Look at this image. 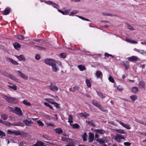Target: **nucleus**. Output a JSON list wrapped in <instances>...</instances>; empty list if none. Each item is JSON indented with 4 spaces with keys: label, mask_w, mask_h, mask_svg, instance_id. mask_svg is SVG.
<instances>
[{
    "label": "nucleus",
    "mask_w": 146,
    "mask_h": 146,
    "mask_svg": "<svg viewBox=\"0 0 146 146\" xmlns=\"http://www.w3.org/2000/svg\"><path fill=\"white\" fill-rule=\"evenodd\" d=\"M61 63L60 61H56L51 66L52 70L54 72H56L59 70V68L58 65H61Z\"/></svg>",
    "instance_id": "f257e3e1"
},
{
    "label": "nucleus",
    "mask_w": 146,
    "mask_h": 146,
    "mask_svg": "<svg viewBox=\"0 0 146 146\" xmlns=\"http://www.w3.org/2000/svg\"><path fill=\"white\" fill-rule=\"evenodd\" d=\"M3 97L7 102L11 103H15L16 99L15 98H12L5 95H3Z\"/></svg>",
    "instance_id": "f03ea898"
},
{
    "label": "nucleus",
    "mask_w": 146,
    "mask_h": 146,
    "mask_svg": "<svg viewBox=\"0 0 146 146\" xmlns=\"http://www.w3.org/2000/svg\"><path fill=\"white\" fill-rule=\"evenodd\" d=\"M7 133L13 135H21V132L19 131L14 130L12 131L11 130H8L7 131Z\"/></svg>",
    "instance_id": "7ed1b4c3"
},
{
    "label": "nucleus",
    "mask_w": 146,
    "mask_h": 146,
    "mask_svg": "<svg viewBox=\"0 0 146 146\" xmlns=\"http://www.w3.org/2000/svg\"><path fill=\"white\" fill-rule=\"evenodd\" d=\"M10 110L11 111L15 112L16 114L19 115H22V113L20 109L17 107H15V109L12 108H10Z\"/></svg>",
    "instance_id": "20e7f679"
},
{
    "label": "nucleus",
    "mask_w": 146,
    "mask_h": 146,
    "mask_svg": "<svg viewBox=\"0 0 146 146\" xmlns=\"http://www.w3.org/2000/svg\"><path fill=\"white\" fill-rule=\"evenodd\" d=\"M114 140L118 143H120L121 142V139H125L124 137L121 135H117L114 137Z\"/></svg>",
    "instance_id": "39448f33"
},
{
    "label": "nucleus",
    "mask_w": 146,
    "mask_h": 146,
    "mask_svg": "<svg viewBox=\"0 0 146 146\" xmlns=\"http://www.w3.org/2000/svg\"><path fill=\"white\" fill-rule=\"evenodd\" d=\"M56 61L52 59H46L44 60L45 63L50 66H51Z\"/></svg>",
    "instance_id": "423d86ee"
},
{
    "label": "nucleus",
    "mask_w": 146,
    "mask_h": 146,
    "mask_svg": "<svg viewBox=\"0 0 146 146\" xmlns=\"http://www.w3.org/2000/svg\"><path fill=\"white\" fill-rule=\"evenodd\" d=\"M19 75L23 79L27 80L28 79V76L26 74L23 73L20 71H18L17 72Z\"/></svg>",
    "instance_id": "0eeeda50"
},
{
    "label": "nucleus",
    "mask_w": 146,
    "mask_h": 146,
    "mask_svg": "<svg viewBox=\"0 0 146 146\" xmlns=\"http://www.w3.org/2000/svg\"><path fill=\"white\" fill-rule=\"evenodd\" d=\"M6 74H5V75L9 77L12 80H15L16 82H19V79H17V78H16V77L13 76V75L11 74H8L7 73H6Z\"/></svg>",
    "instance_id": "6e6552de"
},
{
    "label": "nucleus",
    "mask_w": 146,
    "mask_h": 146,
    "mask_svg": "<svg viewBox=\"0 0 146 146\" xmlns=\"http://www.w3.org/2000/svg\"><path fill=\"white\" fill-rule=\"evenodd\" d=\"M128 60L132 62L137 61L139 59L138 57L137 56H132L127 58Z\"/></svg>",
    "instance_id": "1a4fd4ad"
},
{
    "label": "nucleus",
    "mask_w": 146,
    "mask_h": 146,
    "mask_svg": "<svg viewBox=\"0 0 146 146\" xmlns=\"http://www.w3.org/2000/svg\"><path fill=\"white\" fill-rule=\"evenodd\" d=\"M94 74L95 76L97 78L102 79V72L100 70L97 71Z\"/></svg>",
    "instance_id": "9d476101"
},
{
    "label": "nucleus",
    "mask_w": 146,
    "mask_h": 146,
    "mask_svg": "<svg viewBox=\"0 0 146 146\" xmlns=\"http://www.w3.org/2000/svg\"><path fill=\"white\" fill-rule=\"evenodd\" d=\"M119 123L122 126H123L124 127L127 129H130L131 128V127L128 124H125L123 122L121 121H118Z\"/></svg>",
    "instance_id": "9b49d317"
},
{
    "label": "nucleus",
    "mask_w": 146,
    "mask_h": 146,
    "mask_svg": "<svg viewBox=\"0 0 146 146\" xmlns=\"http://www.w3.org/2000/svg\"><path fill=\"white\" fill-rule=\"evenodd\" d=\"M6 59L7 61L11 62L13 64L15 65H18L19 64V63L17 61L9 58L7 57L6 58Z\"/></svg>",
    "instance_id": "f8f14e48"
},
{
    "label": "nucleus",
    "mask_w": 146,
    "mask_h": 146,
    "mask_svg": "<svg viewBox=\"0 0 146 146\" xmlns=\"http://www.w3.org/2000/svg\"><path fill=\"white\" fill-rule=\"evenodd\" d=\"M15 56L20 61H25V57L23 55L21 54L19 56L15 55Z\"/></svg>",
    "instance_id": "ddd939ff"
},
{
    "label": "nucleus",
    "mask_w": 146,
    "mask_h": 146,
    "mask_svg": "<svg viewBox=\"0 0 146 146\" xmlns=\"http://www.w3.org/2000/svg\"><path fill=\"white\" fill-rule=\"evenodd\" d=\"M94 134L91 133H89V136L88 137L89 141V142H92L94 140Z\"/></svg>",
    "instance_id": "4468645a"
},
{
    "label": "nucleus",
    "mask_w": 146,
    "mask_h": 146,
    "mask_svg": "<svg viewBox=\"0 0 146 146\" xmlns=\"http://www.w3.org/2000/svg\"><path fill=\"white\" fill-rule=\"evenodd\" d=\"M13 125L15 126H24V124L21 122H14L13 123H11V125Z\"/></svg>",
    "instance_id": "2eb2a0df"
},
{
    "label": "nucleus",
    "mask_w": 146,
    "mask_h": 146,
    "mask_svg": "<svg viewBox=\"0 0 146 146\" xmlns=\"http://www.w3.org/2000/svg\"><path fill=\"white\" fill-rule=\"evenodd\" d=\"M96 141L101 144H103L104 143L107 142V141L105 138H102L101 139H97Z\"/></svg>",
    "instance_id": "dca6fc26"
},
{
    "label": "nucleus",
    "mask_w": 146,
    "mask_h": 146,
    "mask_svg": "<svg viewBox=\"0 0 146 146\" xmlns=\"http://www.w3.org/2000/svg\"><path fill=\"white\" fill-rule=\"evenodd\" d=\"M54 130L56 133L58 134H61L63 133L62 129L60 128H56L54 129Z\"/></svg>",
    "instance_id": "f3484780"
},
{
    "label": "nucleus",
    "mask_w": 146,
    "mask_h": 146,
    "mask_svg": "<svg viewBox=\"0 0 146 146\" xmlns=\"http://www.w3.org/2000/svg\"><path fill=\"white\" fill-rule=\"evenodd\" d=\"M92 103L96 107H97L100 109L102 107L101 106L100 104L98 103L95 100L93 101Z\"/></svg>",
    "instance_id": "a211bd4d"
},
{
    "label": "nucleus",
    "mask_w": 146,
    "mask_h": 146,
    "mask_svg": "<svg viewBox=\"0 0 146 146\" xmlns=\"http://www.w3.org/2000/svg\"><path fill=\"white\" fill-rule=\"evenodd\" d=\"M44 143L41 141H38L35 144L33 145V146H44Z\"/></svg>",
    "instance_id": "6ab92c4d"
},
{
    "label": "nucleus",
    "mask_w": 146,
    "mask_h": 146,
    "mask_svg": "<svg viewBox=\"0 0 146 146\" xmlns=\"http://www.w3.org/2000/svg\"><path fill=\"white\" fill-rule=\"evenodd\" d=\"M50 89L52 91L55 92L58 90V88L56 86L51 85L50 87Z\"/></svg>",
    "instance_id": "aec40b11"
},
{
    "label": "nucleus",
    "mask_w": 146,
    "mask_h": 146,
    "mask_svg": "<svg viewBox=\"0 0 146 146\" xmlns=\"http://www.w3.org/2000/svg\"><path fill=\"white\" fill-rule=\"evenodd\" d=\"M94 131L97 133L101 134H103L105 133V131L102 129H95L94 130Z\"/></svg>",
    "instance_id": "412c9836"
},
{
    "label": "nucleus",
    "mask_w": 146,
    "mask_h": 146,
    "mask_svg": "<svg viewBox=\"0 0 146 146\" xmlns=\"http://www.w3.org/2000/svg\"><path fill=\"white\" fill-rule=\"evenodd\" d=\"M126 41L128 42H129L132 44H137V42L136 41L130 39L129 38H127Z\"/></svg>",
    "instance_id": "4be33fe9"
},
{
    "label": "nucleus",
    "mask_w": 146,
    "mask_h": 146,
    "mask_svg": "<svg viewBox=\"0 0 146 146\" xmlns=\"http://www.w3.org/2000/svg\"><path fill=\"white\" fill-rule=\"evenodd\" d=\"M1 117L2 119H3L4 120H6L8 117V115L6 114H2L1 115Z\"/></svg>",
    "instance_id": "5701e85b"
},
{
    "label": "nucleus",
    "mask_w": 146,
    "mask_h": 146,
    "mask_svg": "<svg viewBox=\"0 0 146 146\" xmlns=\"http://www.w3.org/2000/svg\"><path fill=\"white\" fill-rule=\"evenodd\" d=\"M79 88L77 86H75L73 88H70V90L72 92H75L77 90H78Z\"/></svg>",
    "instance_id": "b1692460"
},
{
    "label": "nucleus",
    "mask_w": 146,
    "mask_h": 146,
    "mask_svg": "<svg viewBox=\"0 0 146 146\" xmlns=\"http://www.w3.org/2000/svg\"><path fill=\"white\" fill-rule=\"evenodd\" d=\"M86 123H88L89 125L95 126V125L93 121L92 120H86Z\"/></svg>",
    "instance_id": "393cba45"
},
{
    "label": "nucleus",
    "mask_w": 146,
    "mask_h": 146,
    "mask_svg": "<svg viewBox=\"0 0 146 146\" xmlns=\"http://www.w3.org/2000/svg\"><path fill=\"white\" fill-rule=\"evenodd\" d=\"M139 85L141 88H145V85L144 82L143 81H141L139 83Z\"/></svg>",
    "instance_id": "a878e982"
},
{
    "label": "nucleus",
    "mask_w": 146,
    "mask_h": 146,
    "mask_svg": "<svg viewBox=\"0 0 146 146\" xmlns=\"http://www.w3.org/2000/svg\"><path fill=\"white\" fill-rule=\"evenodd\" d=\"M78 68L81 71L85 70L86 68L85 67L82 65H80L78 66Z\"/></svg>",
    "instance_id": "bb28decb"
},
{
    "label": "nucleus",
    "mask_w": 146,
    "mask_h": 146,
    "mask_svg": "<svg viewBox=\"0 0 146 146\" xmlns=\"http://www.w3.org/2000/svg\"><path fill=\"white\" fill-rule=\"evenodd\" d=\"M10 12V9L9 8H6L4 10L3 14L4 15H7Z\"/></svg>",
    "instance_id": "cd10ccee"
},
{
    "label": "nucleus",
    "mask_w": 146,
    "mask_h": 146,
    "mask_svg": "<svg viewBox=\"0 0 146 146\" xmlns=\"http://www.w3.org/2000/svg\"><path fill=\"white\" fill-rule=\"evenodd\" d=\"M130 98L132 101L134 102L137 99V96L136 95H133L130 96Z\"/></svg>",
    "instance_id": "c85d7f7f"
},
{
    "label": "nucleus",
    "mask_w": 146,
    "mask_h": 146,
    "mask_svg": "<svg viewBox=\"0 0 146 146\" xmlns=\"http://www.w3.org/2000/svg\"><path fill=\"white\" fill-rule=\"evenodd\" d=\"M80 115L81 117H84L85 118H87L88 117L89 115L86 113H81L80 114Z\"/></svg>",
    "instance_id": "c756f323"
},
{
    "label": "nucleus",
    "mask_w": 146,
    "mask_h": 146,
    "mask_svg": "<svg viewBox=\"0 0 146 146\" xmlns=\"http://www.w3.org/2000/svg\"><path fill=\"white\" fill-rule=\"evenodd\" d=\"M23 122L25 123L26 125L27 126H30L31 122V120H29L26 119L23 121Z\"/></svg>",
    "instance_id": "7c9ffc66"
},
{
    "label": "nucleus",
    "mask_w": 146,
    "mask_h": 146,
    "mask_svg": "<svg viewBox=\"0 0 146 146\" xmlns=\"http://www.w3.org/2000/svg\"><path fill=\"white\" fill-rule=\"evenodd\" d=\"M44 100L46 101L49 103L51 104H53L54 103V100L50 98H44Z\"/></svg>",
    "instance_id": "2f4dec72"
},
{
    "label": "nucleus",
    "mask_w": 146,
    "mask_h": 146,
    "mask_svg": "<svg viewBox=\"0 0 146 146\" xmlns=\"http://www.w3.org/2000/svg\"><path fill=\"white\" fill-rule=\"evenodd\" d=\"M115 131L117 132L120 134H125V133L124 130L120 129H116Z\"/></svg>",
    "instance_id": "473e14b6"
},
{
    "label": "nucleus",
    "mask_w": 146,
    "mask_h": 146,
    "mask_svg": "<svg viewBox=\"0 0 146 146\" xmlns=\"http://www.w3.org/2000/svg\"><path fill=\"white\" fill-rule=\"evenodd\" d=\"M138 88L137 87H134L132 88V92L134 93H137L138 91Z\"/></svg>",
    "instance_id": "72a5a7b5"
},
{
    "label": "nucleus",
    "mask_w": 146,
    "mask_h": 146,
    "mask_svg": "<svg viewBox=\"0 0 146 146\" xmlns=\"http://www.w3.org/2000/svg\"><path fill=\"white\" fill-rule=\"evenodd\" d=\"M23 103L25 105L27 106H30L31 105V104L30 103L28 102L26 100H24L23 102Z\"/></svg>",
    "instance_id": "f704fd0d"
},
{
    "label": "nucleus",
    "mask_w": 146,
    "mask_h": 146,
    "mask_svg": "<svg viewBox=\"0 0 146 146\" xmlns=\"http://www.w3.org/2000/svg\"><path fill=\"white\" fill-rule=\"evenodd\" d=\"M78 11L76 10H74L70 12L69 15L70 16H73L74 15L77 14Z\"/></svg>",
    "instance_id": "c9c22d12"
},
{
    "label": "nucleus",
    "mask_w": 146,
    "mask_h": 146,
    "mask_svg": "<svg viewBox=\"0 0 146 146\" xmlns=\"http://www.w3.org/2000/svg\"><path fill=\"white\" fill-rule=\"evenodd\" d=\"M13 46L16 49H17L18 48H19L21 47L20 44L17 42L13 44Z\"/></svg>",
    "instance_id": "e433bc0d"
},
{
    "label": "nucleus",
    "mask_w": 146,
    "mask_h": 146,
    "mask_svg": "<svg viewBox=\"0 0 146 146\" xmlns=\"http://www.w3.org/2000/svg\"><path fill=\"white\" fill-rule=\"evenodd\" d=\"M8 87L11 89H12L14 90H16L17 89V86L14 84L11 86H8Z\"/></svg>",
    "instance_id": "4c0bfd02"
},
{
    "label": "nucleus",
    "mask_w": 146,
    "mask_h": 146,
    "mask_svg": "<svg viewBox=\"0 0 146 146\" xmlns=\"http://www.w3.org/2000/svg\"><path fill=\"white\" fill-rule=\"evenodd\" d=\"M74 128H78L79 127V125L77 123H75L74 124H70Z\"/></svg>",
    "instance_id": "58836bf2"
},
{
    "label": "nucleus",
    "mask_w": 146,
    "mask_h": 146,
    "mask_svg": "<svg viewBox=\"0 0 146 146\" xmlns=\"http://www.w3.org/2000/svg\"><path fill=\"white\" fill-rule=\"evenodd\" d=\"M43 116L46 119L50 120V119H52L51 117L49 115L47 114H44Z\"/></svg>",
    "instance_id": "ea45409f"
},
{
    "label": "nucleus",
    "mask_w": 146,
    "mask_h": 146,
    "mask_svg": "<svg viewBox=\"0 0 146 146\" xmlns=\"http://www.w3.org/2000/svg\"><path fill=\"white\" fill-rule=\"evenodd\" d=\"M68 122L70 123H72L73 122L72 119L73 117L72 115H68Z\"/></svg>",
    "instance_id": "a19ab883"
},
{
    "label": "nucleus",
    "mask_w": 146,
    "mask_h": 146,
    "mask_svg": "<svg viewBox=\"0 0 146 146\" xmlns=\"http://www.w3.org/2000/svg\"><path fill=\"white\" fill-rule=\"evenodd\" d=\"M82 137L84 141H86L87 140V135L86 133L83 134Z\"/></svg>",
    "instance_id": "79ce46f5"
},
{
    "label": "nucleus",
    "mask_w": 146,
    "mask_h": 146,
    "mask_svg": "<svg viewBox=\"0 0 146 146\" xmlns=\"http://www.w3.org/2000/svg\"><path fill=\"white\" fill-rule=\"evenodd\" d=\"M139 53L144 56H146V51L144 50H140Z\"/></svg>",
    "instance_id": "37998d69"
},
{
    "label": "nucleus",
    "mask_w": 146,
    "mask_h": 146,
    "mask_svg": "<svg viewBox=\"0 0 146 146\" xmlns=\"http://www.w3.org/2000/svg\"><path fill=\"white\" fill-rule=\"evenodd\" d=\"M3 123L7 126H9L11 125V123L9 121H3Z\"/></svg>",
    "instance_id": "c03bdc74"
},
{
    "label": "nucleus",
    "mask_w": 146,
    "mask_h": 146,
    "mask_svg": "<svg viewBox=\"0 0 146 146\" xmlns=\"http://www.w3.org/2000/svg\"><path fill=\"white\" fill-rule=\"evenodd\" d=\"M102 15H103L104 16H112L113 15L109 13H108L107 12H103L102 13Z\"/></svg>",
    "instance_id": "a18cd8bd"
},
{
    "label": "nucleus",
    "mask_w": 146,
    "mask_h": 146,
    "mask_svg": "<svg viewBox=\"0 0 146 146\" xmlns=\"http://www.w3.org/2000/svg\"><path fill=\"white\" fill-rule=\"evenodd\" d=\"M37 123L38 125L39 126H43L44 125V124L43 122L40 120L37 121Z\"/></svg>",
    "instance_id": "49530a36"
},
{
    "label": "nucleus",
    "mask_w": 146,
    "mask_h": 146,
    "mask_svg": "<svg viewBox=\"0 0 146 146\" xmlns=\"http://www.w3.org/2000/svg\"><path fill=\"white\" fill-rule=\"evenodd\" d=\"M17 38L19 40H22L24 39L23 36L22 35H19L17 36Z\"/></svg>",
    "instance_id": "de8ad7c7"
},
{
    "label": "nucleus",
    "mask_w": 146,
    "mask_h": 146,
    "mask_svg": "<svg viewBox=\"0 0 146 146\" xmlns=\"http://www.w3.org/2000/svg\"><path fill=\"white\" fill-rule=\"evenodd\" d=\"M86 83L87 86L88 87H90L91 86V85L90 81L86 79Z\"/></svg>",
    "instance_id": "09e8293b"
},
{
    "label": "nucleus",
    "mask_w": 146,
    "mask_h": 146,
    "mask_svg": "<svg viewBox=\"0 0 146 146\" xmlns=\"http://www.w3.org/2000/svg\"><path fill=\"white\" fill-rule=\"evenodd\" d=\"M98 96L102 98H104L106 97V95H103L102 94L100 93H98Z\"/></svg>",
    "instance_id": "8fccbe9b"
},
{
    "label": "nucleus",
    "mask_w": 146,
    "mask_h": 146,
    "mask_svg": "<svg viewBox=\"0 0 146 146\" xmlns=\"http://www.w3.org/2000/svg\"><path fill=\"white\" fill-rule=\"evenodd\" d=\"M109 80L113 83L114 82V80L113 78L111 76H110L108 78Z\"/></svg>",
    "instance_id": "3c124183"
},
{
    "label": "nucleus",
    "mask_w": 146,
    "mask_h": 146,
    "mask_svg": "<svg viewBox=\"0 0 146 146\" xmlns=\"http://www.w3.org/2000/svg\"><path fill=\"white\" fill-rule=\"evenodd\" d=\"M127 28L129 29L132 31L135 30V29L133 26L129 25H128Z\"/></svg>",
    "instance_id": "603ef678"
},
{
    "label": "nucleus",
    "mask_w": 146,
    "mask_h": 146,
    "mask_svg": "<svg viewBox=\"0 0 146 146\" xmlns=\"http://www.w3.org/2000/svg\"><path fill=\"white\" fill-rule=\"evenodd\" d=\"M35 48L38 49L39 50H42L44 49V48L42 47L39 46H35Z\"/></svg>",
    "instance_id": "864d4df0"
},
{
    "label": "nucleus",
    "mask_w": 146,
    "mask_h": 146,
    "mask_svg": "<svg viewBox=\"0 0 146 146\" xmlns=\"http://www.w3.org/2000/svg\"><path fill=\"white\" fill-rule=\"evenodd\" d=\"M44 104L46 106L48 107L50 109H52V106L50 105L48 103H47L46 102H45L44 103Z\"/></svg>",
    "instance_id": "5fc2aeb1"
},
{
    "label": "nucleus",
    "mask_w": 146,
    "mask_h": 146,
    "mask_svg": "<svg viewBox=\"0 0 146 146\" xmlns=\"http://www.w3.org/2000/svg\"><path fill=\"white\" fill-rule=\"evenodd\" d=\"M66 53H62L60 55V58H64L66 57Z\"/></svg>",
    "instance_id": "6e6d98bb"
},
{
    "label": "nucleus",
    "mask_w": 146,
    "mask_h": 146,
    "mask_svg": "<svg viewBox=\"0 0 146 146\" xmlns=\"http://www.w3.org/2000/svg\"><path fill=\"white\" fill-rule=\"evenodd\" d=\"M62 139L63 141H69L70 140L71 141H72V140L71 139H70L68 138H67L65 137H62Z\"/></svg>",
    "instance_id": "4d7b16f0"
},
{
    "label": "nucleus",
    "mask_w": 146,
    "mask_h": 146,
    "mask_svg": "<svg viewBox=\"0 0 146 146\" xmlns=\"http://www.w3.org/2000/svg\"><path fill=\"white\" fill-rule=\"evenodd\" d=\"M43 2H44L45 3L49 5H52V3H53V2L51 1H43Z\"/></svg>",
    "instance_id": "13d9d810"
},
{
    "label": "nucleus",
    "mask_w": 146,
    "mask_h": 146,
    "mask_svg": "<svg viewBox=\"0 0 146 146\" xmlns=\"http://www.w3.org/2000/svg\"><path fill=\"white\" fill-rule=\"evenodd\" d=\"M78 17L83 20L88 21H89V20H88V19L85 18H84L83 17H81L80 16H78Z\"/></svg>",
    "instance_id": "bf43d9fd"
},
{
    "label": "nucleus",
    "mask_w": 146,
    "mask_h": 146,
    "mask_svg": "<svg viewBox=\"0 0 146 146\" xmlns=\"http://www.w3.org/2000/svg\"><path fill=\"white\" fill-rule=\"evenodd\" d=\"M70 10H71V9H69L66 10H65V15H68V13H69V12H70Z\"/></svg>",
    "instance_id": "052dcab7"
},
{
    "label": "nucleus",
    "mask_w": 146,
    "mask_h": 146,
    "mask_svg": "<svg viewBox=\"0 0 146 146\" xmlns=\"http://www.w3.org/2000/svg\"><path fill=\"white\" fill-rule=\"evenodd\" d=\"M46 125L48 126H54V125L51 123H46Z\"/></svg>",
    "instance_id": "680f3d73"
},
{
    "label": "nucleus",
    "mask_w": 146,
    "mask_h": 146,
    "mask_svg": "<svg viewBox=\"0 0 146 146\" xmlns=\"http://www.w3.org/2000/svg\"><path fill=\"white\" fill-rule=\"evenodd\" d=\"M52 104L54 105V106L56 107L57 108H59V104L55 102H54V103Z\"/></svg>",
    "instance_id": "e2e57ef3"
},
{
    "label": "nucleus",
    "mask_w": 146,
    "mask_h": 146,
    "mask_svg": "<svg viewBox=\"0 0 146 146\" xmlns=\"http://www.w3.org/2000/svg\"><path fill=\"white\" fill-rule=\"evenodd\" d=\"M52 5L53 7L56 8H57L58 7V5L56 4L53 2V3H52Z\"/></svg>",
    "instance_id": "0e129e2a"
},
{
    "label": "nucleus",
    "mask_w": 146,
    "mask_h": 146,
    "mask_svg": "<svg viewBox=\"0 0 146 146\" xmlns=\"http://www.w3.org/2000/svg\"><path fill=\"white\" fill-rule=\"evenodd\" d=\"M131 144V143L129 142H125L124 143V145L126 146H130Z\"/></svg>",
    "instance_id": "69168bd1"
},
{
    "label": "nucleus",
    "mask_w": 146,
    "mask_h": 146,
    "mask_svg": "<svg viewBox=\"0 0 146 146\" xmlns=\"http://www.w3.org/2000/svg\"><path fill=\"white\" fill-rule=\"evenodd\" d=\"M105 56H107V57H109V56H111L113 58L114 57L112 55H111V54H108V53H105Z\"/></svg>",
    "instance_id": "338daca9"
},
{
    "label": "nucleus",
    "mask_w": 146,
    "mask_h": 146,
    "mask_svg": "<svg viewBox=\"0 0 146 146\" xmlns=\"http://www.w3.org/2000/svg\"><path fill=\"white\" fill-rule=\"evenodd\" d=\"M65 146H75V145L73 143H69L68 145H66Z\"/></svg>",
    "instance_id": "774afa93"
}]
</instances>
